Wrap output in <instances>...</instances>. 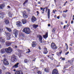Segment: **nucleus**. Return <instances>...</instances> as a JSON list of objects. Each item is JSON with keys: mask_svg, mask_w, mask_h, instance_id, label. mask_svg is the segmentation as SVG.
<instances>
[{"mask_svg": "<svg viewBox=\"0 0 74 74\" xmlns=\"http://www.w3.org/2000/svg\"><path fill=\"white\" fill-rule=\"evenodd\" d=\"M52 74H59L56 69H54L52 72Z\"/></svg>", "mask_w": 74, "mask_h": 74, "instance_id": "nucleus-12", "label": "nucleus"}, {"mask_svg": "<svg viewBox=\"0 0 74 74\" xmlns=\"http://www.w3.org/2000/svg\"><path fill=\"white\" fill-rule=\"evenodd\" d=\"M5 52L8 53H10L12 52V49L10 47H9L8 48H3L1 49V53H3Z\"/></svg>", "mask_w": 74, "mask_h": 74, "instance_id": "nucleus-1", "label": "nucleus"}, {"mask_svg": "<svg viewBox=\"0 0 74 74\" xmlns=\"http://www.w3.org/2000/svg\"><path fill=\"white\" fill-rule=\"evenodd\" d=\"M19 64V63H17L12 67V69H17L18 67V65Z\"/></svg>", "mask_w": 74, "mask_h": 74, "instance_id": "nucleus-8", "label": "nucleus"}, {"mask_svg": "<svg viewBox=\"0 0 74 74\" xmlns=\"http://www.w3.org/2000/svg\"><path fill=\"white\" fill-rule=\"evenodd\" d=\"M8 8H10V6H8Z\"/></svg>", "mask_w": 74, "mask_h": 74, "instance_id": "nucleus-52", "label": "nucleus"}, {"mask_svg": "<svg viewBox=\"0 0 74 74\" xmlns=\"http://www.w3.org/2000/svg\"><path fill=\"white\" fill-rule=\"evenodd\" d=\"M6 29L7 30H8L10 32H11V29L8 28H6Z\"/></svg>", "mask_w": 74, "mask_h": 74, "instance_id": "nucleus-29", "label": "nucleus"}, {"mask_svg": "<svg viewBox=\"0 0 74 74\" xmlns=\"http://www.w3.org/2000/svg\"><path fill=\"white\" fill-rule=\"evenodd\" d=\"M5 33L7 35V36L9 37V38H10V37L11 36V34H10V33H7L5 32Z\"/></svg>", "mask_w": 74, "mask_h": 74, "instance_id": "nucleus-21", "label": "nucleus"}, {"mask_svg": "<svg viewBox=\"0 0 74 74\" xmlns=\"http://www.w3.org/2000/svg\"><path fill=\"white\" fill-rule=\"evenodd\" d=\"M28 1V0H27L25 1V2L23 3V4H25V3H27Z\"/></svg>", "mask_w": 74, "mask_h": 74, "instance_id": "nucleus-35", "label": "nucleus"}, {"mask_svg": "<svg viewBox=\"0 0 74 74\" xmlns=\"http://www.w3.org/2000/svg\"><path fill=\"white\" fill-rule=\"evenodd\" d=\"M50 9H48V12H47V16H48V18L49 19L50 18Z\"/></svg>", "mask_w": 74, "mask_h": 74, "instance_id": "nucleus-14", "label": "nucleus"}, {"mask_svg": "<svg viewBox=\"0 0 74 74\" xmlns=\"http://www.w3.org/2000/svg\"><path fill=\"white\" fill-rule=\"evenodd\" d=\"M69 53V51H68L67 52L65 53V55H67V54H68Z\"/></svg>", "mask_w": 74, "mask_h": 74, "instance_id": "nucleus-41", "label": "nucleus"}, {"mask_svg": "<svg viewBox=\"0 0 74 74\" xmlns=\"http://www.w3.org/2000/svg\"><path fill=\"white\" fill-rule=\"evenodd\" d=\"M50 56H48L47 57L48 58L49 57V58L51 59V60H53V59H52V57H50Z\"/></svg>", "mask_w": 74, "mask_h": 74, "instance_id": "nucleus-37", "label": "nucleus"}, {"mask_svg": "<svg viewBox=\"0 0 74 74\" xmlns=\"http://www.w3.org/2000/svg\"><path fill=\"white\" fill-rule=\"evenodd\" d=\"M42 36H41V35H39V40L40 42L42 43Z\"/></svg>", "mask_w": 74, "mask_h": 74, "instance_id": "nucleus-20", "label": "nucleus"}, {"mask_svg": "<svg viewBox=\"0 0 74 74\" xmlns=\"http://www.w3.org/2000/svg\"><path fill=\"white\" fill-rule=\"evenodd\" d=\"M62 51H61L59 53H60V55L62 53Z\"/></svg>", "mask_w": 74, "mask_h": 74, "instance_id": "nucleus-44", "label": "nucleus"}, {"mask_svg": "<svg viewBox=\"0 0 74 74\" xmlns=\"http://www.w3.org/2000/svg\"><path fill=\"white\" fill-rule=\"evenodd\" d=\"M5 44L7 47H8L11 45V43L9 42H6L5 43Z\"/></svg>", "mask_w": 74, "mask_h": 74, "instance_id": "nucleus-16", "label": "nucleus"}, {"mask_svg": "<svg viewBox=\"0 0 74 74\" xmlns=\"http://www.w3.org/2000/svg\"><path fill=\"white\" fill-rule=\"evenodd\" d=\"M57 19H59L60 18V16H57Z\"/></svg>", "mask_w": 74, "mask_h": 74, "instance_id": "nucleus-43", "label": "nucleus"}, {"mask_svg": "<svg viewBox=\"0 0 74 74\" xmlns=\"http://www.w3.org/2000/svg\"><path fill=\"white\" fill-rule=\"evenodd\" d=\"M22 23L23 24H25V23H27V21H26V20L25 19H22Z\"/></svg>", "mask_w": 74, "mask_h": 74, "instance_id": "nucleus-15", "label": "nucleus"}, {"mask_svg": "<svg viewBox=\"0 0 74 74\" xmlns=\"http://www.w3.org/2000/svg\"><path fill=\"white\" fill-rule=\"evenodd\" d=\"M66 12V11H63V12Z\"/></svg>", "mask_w": 74, "mask_h": 74, "instance_id": "nucleus-62", "label": "nucleus"}, {"mask_svg": "<svg viewBox=\"0 0 74 74\" xmlns=\"http://www.w3.org/2000/svg\"><path fill=\"white\" fill-rule=\"evenodd\" d=\"M3 30V27L0 28V32H1Z\"/></svg>", "mask_w": 74, "mask_h": 74, "instance_id": "nucleus-34", "label": "nucleus"}, {"mask_svg": "<svg viewBox=\"0 0 74 74\" xmlns=\"http://www.w3.org/2000/svg\"><path fill=\"white\" fill-rule=\"evenodd\" d=\"M56 30V29L55 28H54L52 30V32L53 33H55V31Z\"/></svg>", "mask_w": 74, "mask_h": 74, "instance_id": "nucleus-23", "label": "nucleus"}, {"mask_svg": "<svg viewBox=\"0 0 74 74\" xmlns=\"http://www.w3.org/2000/svg\"><path fill=\"white\" fill-rule=\"evenodd\" d=\"M30 51H27V53H29V52H30Z\"/></svg>", "mask_w": 74, "mask_h": 74, "instance_id": "nucleus-58", "label": "nucleus"}, {"mask_svg": "<svg viewBox=\"0 0 74 74\" xmlns=\"http://www.w3.org/2000/svg\"><path fill=\"white\" fill-rule=\"evenodd\" d=\"M61 25H63V22H61Z\"/></svg>", "mask_w": 74, "mask_h": 74, "instance_id": "nucleus-51", "label": "nucleus"}, {"mask_svg": "<svg viewBox=\"0 0 74 74\" xmlns=\"http://www.w3.org/2000/svg\"><path fill=\"white\" fill-rule=\"evenodd\" d=\"M65 28H66V25H64L63 27V28L65 29Z\"/></svg>", "mask_w": 74, "mask_h": 74, "instance_id": "nucleus-47", "label": "nucleus"}, {"mask_svg": "<svg viewBox=\"0 0 74 74\" xmlns=\"http://www.w3.org/2000/svg\"><path fill=\"white\" fill-rule=\"evenodd\" d=\"M11 60L12 62H17L18 59L16 58V56L15 55H13L11 59Z\"/></svg>", "mask_w": 74, "mask_h": 74, "instance_id": "nucleus-3", "label": "nucleus"}, {"mask_svg": "<svg viewBox=\"0 0 74 74\" xmlns=\"http://www.w3.org/2000/svg\"><path fill=\"white\" fill-rule=\"evenodd\" d=\"M69 49H70V51H71V49H72V48H71V47H70V48H69Z\"/></svg>", "mask_w": 74, "mask_h": 74, "instance_id": "nucleus-50", "label": "nucleus"}, {"mask_svg": "<svg viewBox=\"0 0 74 74\" xmlns=\"http://www.w3.org/2000/svg\"><path fill=\"white\" fill-rule=\"evenodd\" d=\"M37 45V43L36 42H32V47L34 48V47H35L36 45Z\"/></svg>", "mask_w": 74, "mask_h": 74, "instance_id": "nucleus-13", "label": "nucleus"}, {"mask_svg": "<svg viewBox=\"0 0 74 74\" xmlns=\"http://www.w3.org/2000/svg\"><path fill=\"white\" fill-rule=\"evenodd\" d=\"M54 1H55V3H56V0H54Z\"/></svg>", "mask_w": 74, "mask_h": 74, "instance_id": "nucleus-63", "label": "nucleus"}, {"mask_svg": "<svg viewBox=\"0 0 74 74\" xmlns=\"http://www.w3.org/2000/svg\"><path fill=\"white\" fill-rule=\"evenodd\" d=\"M24 62L25 63H27L28 62V60L27 59H24Z\"/></svg>", "mask_w": 74, "mask_h": 74, "instance_id": "nucleus-26", "label": "nucleus"}, {"mask_svg": "<svg viewBox=\"0 0 74 74\" xmlns=\"http://www.w3.org/2000/svg\"><path fill=\"white\" fill-rule=\"evenodd\" d=\"M36 12L38 14H39V13H38V11H37Z\"/></svg>", "mask_w": 74, "mask_h": 74, "instance_id": "nucleus-54", "label": "nucleus"}, {"mask_svg": "<svg viewBox=\"0 0 74 74\" xmlns=\"http://www.w3.org/2000/svg\"><path fill=\"white\" fill-rule=\"evenodd\" d=\"M69 26V24H67V26Z\"/></svg>", "mask_w": 74, "mask_h": 74, "instance_id": "nucleus-64", "label": "nucleus"}, {"mask_svg": "<svg viewBox=\"0 0 74 74\" xmlns=\"http://www.w3.org/2000/svg\"><path fill=\"white\" fill-rule=\"evenodd\" d=\"M41 60L42 61V62H43L44 61V60Z\"/></svg>", "mask_w": 74, "mask_h": 74, "instance_id": "nucleus-53", "label": "nucleus"}, {"mask_svg": "<svg viewBox=\"0 0 74 74\" xmlns=\"http://www.w3.org/2000/svg\"><path fill=\"white\" fill-rule=\"evenodd\" d=\"M65 23H67V21H65Z\"/></svg>", "mask_w": 74, "mask_h": 74, "instance_id": "nucleus-59", "label": "nucleus"}, {"mask_svg": "<svg viewBox=\"0 0 74 74\" xmlns=\"http://www.w3.org/2000/svg\"><path fill=\"white\" fill-rule=\"evenodd\" d=\"M40 9H41V10H42L43 12H44L45 11V8H42V7L40 8Z\"/></svg>", "mask_w": 74, "mask_h": 74, "instance_id": "nucleus-30", "label": "nucleus"}, {"mask_svg": "<svg viewBox=\"0 0 74 74\" xmlns=\"http://www.w3.org/2000/svg\"><path fill=\"white\" fill-rule=\"evenodd\" d=\"M37 73L38 74H41V72L40 71H38Z\"/></svg>", "mask_w": 74, "mask_h": 74, "instance_id": "nucleus-31", "label": "nucleus"}, {"mask_svg": "<svg viewBox=\"0 0 74 74\" xmlns=\"http://www.w3.org/2000/svg\"><path fill=\"white\" fill-rule=\"evenodd\" d=\"M52 13H54V14H55V10H53Z\"/></svg>", "mask_w": 74, "mask_h": 74, "instance_id": "nucleus-40", "label": "nucleus"}, {"mask_svg": "<svg viewBox=\"0 0 74 74\" xmlns=\"http://www.w3.org/2000/svg\"><path fill=\"white\" fill-rule=\"evenodd\" d=\"M1 48V46L0 45V48Z\"/></svg>", "mask_w": 74, "mask_h": 74, "instance_id": "nucleus-60", "label": "nucleus"}, {"mask_svg": "<svg viewBox=\"0 0 74 74\" xmlns=\"http://www.w3.org/2000/svg\"><path fill=\"white\" fill-rule=\"evenodd\" d=\"M16 71V69H14L13 70V71Z\"/></svg>", "mask_w": 74, "mask_h": 74, "instance_id": "nucleus-57", "label": "nucleus"}, {"mask_svg": "<svg viewBox=\"0 0 74 74\" xmlns=\"http://www.w3.org/2000/svg\"><path fill=\"white\" fill-rule=\"evenodd\" d=\"M9 21L8 20H6L5 21V23L6 25H8V24H9Z\"/></svg>", "mask_w": 74, "mask_h": 74, "instance_id": "nucleus-25", "label": "nucleus"}, {"mask_svg": "<svg viewBox=\"0 0 74 74\" xmlns=\"http://www.w3.org/2000/svg\"><path fill=\"white\" fill-rule=\"evenodd\" d=\"M48 26L49 27L51 26V25H50V24H49L48 25Z\"/></svg>", "mask_w": 74, "mask_h": 74, "instance_id": "nucleus-48", "label": "nucleus"}, {"mask_svg": "<svg viewBox=\"0 0 74 74\" xmlns=\"http://www.w3.org/2000/svg\"><path fill=\"white\" fill-rule=\"evenodd\" d=\"M2 73V71H1V69H0V74H1Z\"/></svg>", "mask_w": 74, "mask_h": 74, "instance_id": "nucleus-45", "label": "nucleus"}, {"mask_svg": "<svg viewBox=\"0 0 74 74\" xmlns=\"http://www.w3.org/2000/svg\"><path fill=\"white\" fill-rule=\"evenodd\" d=\"M68 10H66V11H65V12H67Z\"/></svg>", "mask_w": 74, "mask_h": 74, "instance_id": "nucleus-55", "label": "nucleus"}, {"mask_svg": "<svg viewBox=\"0 0 74 74\" xmlns=\"http://www.w3.org/2000/svg\"><path fill=\"white\" fill-rule=\"evenodd\" d=\"M33 27L35 28H37L38 27V25H33Z\"/></svg>", "mask_w": 74, "mask_h": 74, "instance_id": "nucleus-27", "label": "nucleus"}, {"mask_svg": "<svg viewBox=\"0 0 74 74\" xmlns=\"http://www.w3.org/2000/svg\"><path fill=\"white\" fill-rule=\"evenodd\" d=\"M28 51L29 52H30V49H28Z\"/></svg>", "mask_w": 74, "mask_h": 74, "instance_id": "nucleus-61", "label": "nucleus"}, {"mask_svg": "<svg viewBox=\"0 0 74 74\" xmlns=\"http://www.w3.org/2000/svg\"><path fill=\"white\" fill-rule=\"evenodd\" d=\"M2 69H3V70H4L5 69V68L4 66H2Z\"/></svg>", "mask_w": 74, "mask_h": 74, "instance_id": "nucleus-36", "label": "nucleus"}, {"mask_svg": "<svg viewBox=\"0 0 74 74\" xmlns=\"http://www.w3.org/2000/svg\"><path fill=\"white\" fill-rule=\"evenodd\" d=\"M38 48L39 49H40V50H41V47H40L39 46Z\"/></svg>", "mask_w": 74, "mask_h": 74, "instance_id": "nucleus-46", "label": "nucleus"}, {"mask_svg": "<svg viewBox=\"0 0 74 74\" xmlns=\"http://www.w3.org/2000/svg\"><path fill=\"white\" fill-rule=\"evenodd\" d=\"M38 4H41V2L40 1H38Z\"/></svg>", "mask_w": 74, "mask_h": 74, "instance_id": "nucleus-42", "label": "nucleus"}, {"mask_svg": "<svg viewBox=\"0 0 74 74\" xmlns=\"http://www.w3.org/2000/svg\"><path fill=\"white\" fill-rule=\"evenodd\" d=\"M0 41L2 42H4V40L3 38H2L1 37L0 38Z\"/></svg>", "mask_w": 74, "mask_h": 74, "instance_id": "nucleus-22", "label": "nucleus"}, {"mask_svg": "<svg viewBox=\"0 0 74 74\" xmlns=\"http://www.w3.org/2000/svg\"><path fill=\"white\" fill-rule=\"evenodd\" d=\"M51 48L53 49V50H56L58 48V47L56 44L55 43L53 42L51 44Z\"/></svg>", "mask_w": 74, "mask_h": 74, "instance_id": "nucleus-4", "label": "nucleus"}, {"mask_svg": "<svg viewBox=\"0 0 74 74\" xmlns=\"http://www.w3.org/2000/svg\"><path fill=\"white\" fill-rule=\"evenodd\" d=\"M3 63L5 65H8L9 64L8 61L6 58H4L3 59Z\"/></svg>", "mask_w": 74, "mask_h": 74, "instance_id": "nucleus-5", "label": "nucleus"}, {"mask_svg": "<svg viewBox=\"0 0 74 74\" xmlns=\"http://www.w3.org/2000/svg\"><path fill=\"white\" fill-rule=\"evenodd\" d=\"M60 59L62 60H65V58H63L62 57H61Z\"/></svg>", "mask_w": 74, "mask_h": 74, "instance_id": "nucleus-32", "label": "nucleus"}, {"mask_svg": "<svg viewBox=\"0 0 74 74\" xmlns=\"http://www.w3.org/2000/svg\"><path fill=\"white\" fill-rule=\"evenodd\" d=\"M37 21V19H36V18L34 16H32L31 18L32 22L34 23L35 21Z\"/></svg>", "mask_w": 74, "mask_h": 74, "instance_id": "nucleus-10", "label": "nucleus"}, {"mask_svg": "<svg viewBox=\"0 0 74 74\" xmlns=\"http://www.w3.org/2000/svg\"><path fill=\"white\" fill-rule=\"evenodd\" d=\"M47 52H48V51H47V48L45 49L44 52V54H47Z\"/></svg>", "mask_w": 74, "mask_h": 74, "instance_id": "nucleus-19", "label": "nucleus"}, {"mask_svg": "<svg viewBox=\"0 0 74 74\" xmlns=\"http://www.w3.org/2000/svg\"><path fill=\"white\" fill-rule=\"evenodd\" d=\"M23 32L26 34H30V29L29 28H25L23 29Z\"/></svg>", "mask_w": 74, "mask_h": 74, "instance_id": "nucleus-2", "label": "nucleus"}, {"mask_svg": "<svg viewBox=\"0 0 74 74\" xmlns=\"http://www.w3.org/2000/svg\"><path fill=\"white\" fill-rule=\"evenodd\" d=\"M13 33L15 34V37H16L18 34V31L16 29H14L13 31Z\"/></svg>", "mask_w": 74, "mask_h": 74, "instance_id": "nucleus-6", "label": "nucleus"}, {"mask_svg": "<svg viewBox=\"0 0 74 74\" xmlns=\"http://www.w3.org/2000/svg\"><path fill=\"white\" fill-rule=\"evenodd\" d=\"M71 24H73V21H71Z\"/></svg>", "mask_w": 74, "mask_h": 74, "instance_id": "nucleus-49", "label": "nucleus"}, {"mask_svg": "<svg viewBox=\"0 0 74 74\" xmlns=\"http://www.w3.org/2000/svg\"><path fill=\"white\" fill-rule=\"evenodd\" d=\"M66 3H67V1H66V2L64 3V4H66Z\"/></svg>", "mask_w": 74, "mask_h": 74, "instance_id": "nucleus-56", "label": "nucleus"}, {"mask_svg": "<svg viewBox=\"0 0 74 74\" xmlns=\"http://www.w3.org/2000/svg\"><path fill=\"white\" fill-rule=\"evenodd\" d=\"M44 71H45V72H46V73H49V70H48V69L47 68H45L44 69Z\"/></svg>", "mask_w": 74, "mask_h": 74, "instance_id": "nucleus-24", "label": "nucleus"}, {"mask_svg": "<svg viewBox=\"0 0 74 74\" xmlns=\"http://www.w3.org/2000/svg\"><path fill=\"white\" fill-rule=\"evenodd\" d=\"M65 44L66 45V49H68V45H67V44L66 43H65Z\"/></svg>", "mask_w": 74, "mask_h": 74, "instance_id": "nucleus-39", "label": "nucleus"}, {"mask_svg": "<svg viewBox=\"0 0 74 74\" xmlns=\"http://www.w3.org/2000/svg\"><path fill=\"white\" fill-rule=\"evenodd\" d=\"M16 25L18 27H20V26H22V23L20 21H18L16 23Z\"/></svg>", "mask_w": 74, "mask_h": 74, "instance_id": "nucleus-7", "label": "nucleus"}, {"mask_svg": "<svg viewBox=\"0 0 74 74\" xmlns=\"http://www.w3.org/2000/svg\"><path fill=\"white\" fill-rule=\"evenodd\" d=\"M14 74H23V72L21 70L18 71H16Z\"/></svg>", "mask_w": 74, "mask_h": 74, "instance_id": "nucleus-11", "label": "nucleus"}, {"mask_svg": "<svg viewBox=\"0 0 74 74\" xmlns=\"http://www.w3.org/2000/svg\"><path fill=\"white\" fill-rule=\"evenodd\" d=\"M43 37L44 38H47L48 37V33L46 32V34L43 36Z\"/></svg>", "mask_w": 74, "mask_h": 74, "instance_id": "nucleus-17", "label": "nucleus"}, {"mask_svg": "<svg viewBox=\"0 0 74 74\" xmlns=\"http://www.w3.org/2000/svg\"><path fill=\"white\" fill-rule=\"evenodd\" d=\"M23 16L24 18H27V15L26 11H24L23 12Z\"/></svg>", "mask_w": 74, "mask_h": 74, "instance_id": "nucleus-9", "label": "nucleus"}, {"mask_svg": "<svg viewBox=\"0 0 74 74\" xmlns=\"http://www.w3.org/2000/svg\"><path fill=\"white\" fill-rule=\"evenodd\" d=\"M68 62L69 63L70 62V64H73V61L72 60L70 61V60H69Z\"/></svg>", "mask_w": 74, "mask_h": 74, "instance_id": "nucleus-28", "label": "nucleus"}, {"mask_svg": "<svg viewBox=\"0 0 74 74\" xmlns=\"http://www.w3.org/2000/svg\"><path fill=\"white\" fill-rule=\"evenodd\" d=\"M4 7H5V5L4 4H3L1 5L0 6V8L1 9H3V8H4Z\"/></svg>", "mask_w": 74, "mask_h": 74, "instance_id": "nucleus-18", "label": "nucleus"}, {"mask_svg": "<svg viewBox=\"0 0 74 74\" xmlns=\"http://www.w3.org/2000/svg\"><path fill=\"white\" fill-rule=\"evenodd\" d=\"M62 16L64 18H66V15L65 14H62Z\"/></svg>", "mask_w": 74, "mask_h": 74, "instance_id": "nucleus-33", "label": "nucleus"}, {"mask_svg": "<svg viewBox=\"0 0 74 74\" xmlns=\"http://www.w3.org/2000/svg\"><path fill=\"white\" fill-rule=\"evenodd\" d=\"M0 14H1V15L2 16H3L4 15V13L2 12Z\"/></svg>", "mask_w": 74, "mask_h": 74, "instance_id": "nucleus-38", "label": "nucleus"}]
</instances>
